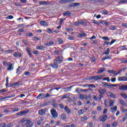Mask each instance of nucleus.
<instances>
[{"label": "nucleus", "mask_w": 127, "mask_h": 127, "mask_svg": "<svg viewBox=\"0 0 127 127\" xmlns=\"http://www.w3.org/2000/svg\"><path fill=\"white\" fill-rule=\"evenodd\" d=\"M34 125V123L31 120H28L26 121V124L22 125V127H32Z\"/></svg>", "instance_id": "obj_1"}, {"label": "nucleus", "mask_w": 127, "mask_h": 127, "mask_svg": "<svg viewBox=\"0 0 127 127\" xmlns=\"http://www.w3.org/2000/svg\"><path fill=\"white\" fill-rule=\"evenodd\" d=\"M104 77V75H100V76H91L90 78H89V81H97V80H101V79H103Z\"/></svg>", "instance_id": "obj_2"}, {"label": "nucleus", "mask_w": 127, "mask_h": 127, "mask_svg": "<svg viewBox=\"0 0 127 127\" xmlns=\"http://www.w3.org/2000/svg\"><path fill=\"white\" fill-rule=\"evenodd\" d=\"M51 115H52L53 119H57V118H58V113H57L56 110L54 109L51 110Z\"/></svg>", "instance_id": "obj_3"}, {"label": "nucleus", "mask_w": 127, "mask_h": 127, "mask_svg": "<svg viewBox=\"0 0 127 127\" xmlns=\"http://www.w3.org/2000/svg\"><path fill=\"white\" fill-rule=\"evenodd\" d=\"M46 111H47L46 108L44 109H40L38 111V114L40 116H45V115L46 114Z\"/></svg>", "instance_id": "obj_4"}, {"label": "nucleus", "mask_w": 127, "mask_h": 127, "mask_svg": "<svg viewBox=\"0 0 127 127\" xmlns=\"http://www.w3.org/2000/svg\"><path fill=\"white\" fill-rule=\"evenodd\" d=\"M107 119H108V116L106 115V116H101L98 120L100 121V122H103V123L105 122V121H107Z\"/></svg>", "instance_id": "obj_5"}, {"label": "nucleus", "mask_w": 127, "mask_h": 127, "mask_svg": "<svg viewBox=\"0 0 127 127\" xmlns=\"http://www.w3.org/2000/svg\"><path fill=\"white\" fill-rule=\"evenodd\" d=\"M13 97H15V95H11L8 96H5L4 97H0V100L2 101L3 100H6V99H10L11 98H13Z\"/></svg>", "instance_id": "obj_6"}, {"label": "nucleus", "mask_w": 127, "mask_h": 127, "mask_svg": "<svg viewBox=\"0 0 127 127\" xmlns=\"http://www.w3.org/2000/svg\"><path fill=\"white\" fill-rule=\"evenodd\" d=\"M7 70H8V71H12V70H13V66H12V64H11L10 62L7 64Z\"/></svg>", "instance_id": "obj_7"}, {"label": "nucleus", "mask_w": 127, "mask_h": 127, "mask_svg": "<svg viewBox=\"0 0 127 127\" xmlns=\"http://www.w3.org/2000/svg\"><path fill=\"white\" fill-rule=\"evenodd\" d=\"M98 91H99V94H100V95H105V94H106V91H107V89H106V88H104V89H98Z\"/></svg>", "instance_id": "obj_8"}, {"label": "nucleus", "mask_w": 127, "mask_h": 127, "mask_svg": "<svg viewBox=\"0 0 127 127\" xmlns=\"http://www.w3.org/2000/svg\"><path fill=\"white\" fill-rule=\"evenodd\" d=\"M41 96H42V99H49L50 97V94L49 93H47L46 95L43 93H41Z\"/></svg>", "instance_id": "obj_9"}, {"label": "nucleus", "mask_w": 127, "mask_h": 127, "mask_svg": "<svg viewBox=\"0 0 127 127\" xmlns=\"http://www.w3.org/2000/svg\"><path fill=\"white\" fill-rule=\"evenodd\" d=\"M28 113V111L27 110H24L21 112H18L16 116H22V115H24V114H27Z\"/></svg>", "instance_id": "obj_10"}, {"label": "nucleus", "mask_w": 127, "mask_h": 127, "mask_svg": "<svg viewBox=\"0 0 127 127\" xmlns=\"http://www.w3.org/2000/svg\"><path fill=\"white\" fill-rule=\"evenodd\" d=\"M56 61L58 64H61V63L63 62V60H62V59H61L60 56H58L57 57V58L56 59Z\"/></svg>", "instance_id": "obj_11"}, {"label": "nucleus", "mask_w": 127, "mask_h": 127, "mask_svg": "<svg viewBox=\"0 0 127 127\" xmlns=\"http://www.w3.org/2000/svg\"><path fill=\"white\" fill-rule=\"evenodd\" d=\"M118 81H123L124 82L127 81V76H122L118 78Z\"/></svg>", "instance_id": "obj_12"}, {"label": "nucleus", "mask_w": 127, "mask_h": 127, "mask_svg": "<svg viewBox=\"0 0 127 127\" xmlns=\"http://www.w3.org/2000/svg\"><path fill=\"white\" fill-rule=\"evenodd\" d=\"M40 5H48L49 4V2L46 1H40L39 2Z\"/></svg>", "instance_id": "obj_13"}, {"label": "nucleus", "mask_w": 127, "mask_h": 127, "mask_svg": "<svg viewBox=\"0 0 127 127\" xmlns=\"http://www.w3.org/2000/svg\"><path fill=\"white\" fill-rule=\"evenodd\" d=\"M108 103H109V107L112 108L114 107V104H115V100H108Z\"/></svg>", "instance_id": "obj_14"}, {"label": "nucleus", "mask_w": 127, "mask_h": 127, "mask_svg": "<svg viewBox=\"0 0 127 127\" xmlns=\"http://www.w3.org/2000/svg\"><path fill=\"white\" fill-rule=\"evenodd\" d=\"M119 90H127V85H123L119 86Z\"/></svg>", "instance_id": "obj_15"}, {"label": "nucleus", "mask_w": 127, "mask_h": 127, "mask_svg": "<svg viewBox=\"0 0 127 127\" xmlns=\"http://www.w3.org/2000/svg\"><path fill=\"white\" fill-rule=\"evenodd\" d=\"M51 66L55 69H57V68H58V64L57 62H55L53 64H51Z\"/></svg>", "instance_id": "obj_16"}, {"label": "nucleus", "mask_w": 127, "mask_h": 127, "mask_svg": "<svg viewBox=\"0 0 127 127\" xmlns=\"http://www.w3.org/2000/svg\"><path fill=\"white\" fill-rule=\"evenodd\" d=\"M9 110H11V108H9L8 109H5L3 112L4 113H8V115H11V114H12V112L9 111Z\"/></svg>", "instance_id": "obj_17"}, {"label": "nucleus", "mask_w": 127, "mask_h": 127, "mask_svg": "<svg viewBox=\"0 0 127 127\" xmlns=\"http://www.w3.org/2000/svg\"><path fill=\"white\" fill-rule=\"evenodd\" d=\"M64 111L67 113V114H71V110H70L67 106H65Z\"/></svg>", "instance_id": "obj_18"}, {"label": "nucleus", "mask_w": 127, "mask_h": 127, "mask_svg": "<svg viewBox=\"0 0 127 127\" xmlns=\"http://www.w3.org/2000/svg\"><path fill=\"white\" fill-rule=\"evenodd\" d=\"M53 44H54V42L52 41H50L48 43H46L45 45L46 46H51Z\"/></svg>", "instance_id": "obj_19"}, {"label": "nucleus", "mask_w": 127, "mask_h": 127, "mask_svg": "<svg viewBox=\"0 0 127 127\" xmlns=\"http://www.w3.org/2000/svg\"><path fill=\"white\" fill-rule=\"evenodd\" d=\"M71 89H72V86H70L69 87H65L64 88V92H70Z\"/></svg>", "instance_id": "obj_20"}, {"label": "nucleus", "mask_w": 127, "mask_h": 127, "mask_svg": "<svg viewBox=\"0 0 127 127\" xmlns=\"http://www.w3.org/2000/svg\"><path fill=\"white\" fill-rule=\"evenodd\" d=\"M107 72L108 73H110V74H113L114 75H115L116 73H117V71L115 70H108Z\"/></svg>", "instance_id": "obj_21"}, {"label": "nucleus", "mask_w": 127, "mask_h": 127, "mask_svg": "<svg viewBox=\"0 0 127 127\" xmlns=\"http://www.w3.org/2000/svg\"><path fill=\"white\" fill-rule=\"evenodd\" d=\"M40 24H41V25H44L45 26H47L48 24H47V22H46V21H41L40 22Z\"/></svg>", "instance_id": "obj_22"}, {"label": "nucleus", "mask_w": 127, "mask_h": 127, "mask_svg": "<svg viewBox=\"0 0 127 127\" xmlns=\"http://www.w3.org/2000/svg\"><path fill=\"white\" fill-rule=\"evenodd\" d=\"M119 102L120 104H121V105H122V106H125V105H126V102H125V101L122 99H119Z\"/></svg>", "instance_id": "obj_23"}, {"label": "nucleus", "mask_w": 127, "mask_h": 127, "mask_svg": "<svg viewBox=\"0 0 127 127\" xmlns=\"http://www.w3.org/2000/svg\"><path fill=\"white\" fill-rule=\"evenodd\" d=\"M57 40L59 44H63L64 43V41L61 38H58Z\"/></svg>", "instance_id": "obj_24"}, {"label": "nucleus", "mask_w": 127, "mask_h": 127, "mask_svg": "<svg viewBox=\"0 0 127 127\" xmlns=\"http://www.w3.org/2000/svg\"><path fill=\"white\" fill-rule=\"evenodd\" d=\"M84 113V111L83 109H80L78 112V114L79 116H82V115H83Z\"/></svg>", "instance_id": "obj_25"}, {"label": "nucleus", "mask_w": 127, "mask_h": 127, "mask_svg": "<svg viewBox=\"0 0 127 127\" xmlns=\"http://www.w3.org/2000/svg\"><path fill=\"white\" fill-rule=\"evenodd\" d=\"M120 95H121V97H123V98H124V99L127 100V94H126L125 93H122Z\"/></svg>", "instance_id": "obj_26"}, {"label": "nucleus", "mask_w": 127, "mask_h": 127, "mask_svg": "<svg viewBox=\"0 0 127 127\" xmlns=\"http://www.w3.org/2000/svg\"><path fill=\"white\" fill-rule=\"evenodd\" d=\"M106 70V68H100L98 71V74H100V73H103L104 71Z\"/></svg>", "instance_id": "obj_27"}, {"label": "nucleus", "mask_w": 127, "mask_h": 127, "mask_svg": "<svg viewBox=\"0 0 127 127\" xmlns=\"http://www.w3.org/2000/svg\"><path fill=\"white\" fill-rule=\"evenodd\" d=\"M36 49L39 50H44V46H38L36 47Z\"/></svg>", "instance_id": "obj_28"}, {"label": "nucleus", "mask_w": 127, "mask_h": 127, "mask_svg": "<svg viewBox=\"0 0 127 127\" xmlns=\"http://www.w3.org/2000/svg\"><path fill=\"white\" fill-rule=\"evenodd\" d=\"M126 2H127V0H121L119 1L118 3L119 4H123V3H126Z\"/></svg>", "instance_id": "obj_29"}, {"label": "nucleus", "mask_w": 127, "mask_h": 127, "mask_svg": "<svg viewBox=\"0 0 127 127\" xmlns=\"http://www.w3.org/2000/svg\"><path fill=\"white\" fill-rule=\"evenodd\" d=\"M91 23H94V24L100 25V23L98 21H96L95 20H91Z\"/></svg>", "instance_id": "obj_30"}, {"label": "nucleus", "mask_w": 127, "mask_h": 127, "mask_svg": "<svg viewBox=\"0 0 127 127\" xmlns=\"http://www.w3.org/2000/svg\"><path fill=\"white\" fill-rule=\"evenodd\" d=\"M109 94L111 98H112L113 99H115V98H116V96L115 95V94H114V93L112 92H109Z\"/></svg>", "instance_id": "obj_31"}, {"label": "nucleus", "mask_w": 127, "mask_h": 127, "mask_svg": "<svg viewBox=\"0 0 127 127\" xmlns=\"http://www.w3.org/2000/svg\"><path fill=\"white\" fill-rule=\"evenodd\" d=\"M110 54V48H107L105 51V52L103 54H105L106 55H108Z\"/></svg>", "instance_id": "obj_32"}, {"label": "nucleus", "mask_w": 127, "mask_h": 127, "mask_svg": "<svg viewBox=\"0 0 127 127\" xmlns=\"http://www.w3.org/2000/svg\"><path fill=\"white\" fill-rule=\"evenodd\" d=\"M24 74L26 76H30L31 75V73L29 71H25L24 72Z\"/></svg>", "instance_id": "obj_33"}, {"label": "nucleus", "mask_w": 127, "mask_h": 127, "mask_svg": "<svg viewBox=\"0 0 127 127\" xmlns=\"http://www.w3.org/2000/svg\"><path fill=\"white\" fill-rule=\"evenodd\" d=\"M47 32H48V33H53V30L50 28H48L47 29Z\"/></svg>", "instance_id": "obj_34"}, {"label": "nucleus", "mask_w": 127, "mask_h": 127, "mask_svg": "<svg viewBox=\"0 0 127 127\" xmlns=\"http://www.w3.org/2000/svg\"><path fill=\"white\" fill-rule=\"evenodd\" d=\"M70 14H71V12H69V11H67L65 13H63V15H64V16H66V15H70Z\"/></svg>", "instance_id": "obj_35"}, {"label": "nucleus", "mask_w": 127, "mask_h": 127, "mask_svg": "<svg viewBox=\"0 0 127 127\" xmlns=\"http://www.w3.org/2000/svg\"><path fill=\"white\" fill-rule=\"evenodd\" d=\"M79 23L81 24V25H84V26H86L87 25V23L83 22V21L79 20Z\"/></svg>", "instance_id": "obj_36"}, {"label": "nucleus", "mask_w": 127, "mask_h": 127, "mask_svg": "<svg viewBox=\"0 0 127 127\" xmlns=\"http://www.w3.org/2000/svg\"><path fill=\"white\" fill-rule=\"evenodd\" d=\"M61 89V87H56V88H51V89H50V92H52V91H53V90H57V91H58V90Z\"/></svg>", "instance_id": "obj_37"}, {"label": "nucleus", "mask_w": 127, "mask_h": 127, "mask_svg": "<svg viewBox=\"0 0 127 127\" xmlns=\"http://www.w3.org/2000/svg\"><path fill=\"white\" fill-rule=\"evenodd\" d=\"M53 107H54V108H58L59 105L56 103H54L52 104Z\"/></svg>", "instance_id": "obj_38"}, {"label": "nucleus", "mask_w": 127, "mask_h": 127, "mask_svg": "<svg viewBox=\"0 0 127 127\" xmlns=\"http://www.w3.org/2000/svg\"><path fill=\"white\" fill-rule=\"evenodd\" d=\"M12 113H14V112H18V111H19V109L18 108H14L13 109H12Z\"/></svg>", "instance_id": "obj_39"}, {"label": "nucleus", "mask_w": 127, "mask_h": 127, "mask_svg": "<svg viewBox=\"0 0 127 127\" xmlns=\"http://www.w3.org/2000/svg\"><path fill=\"white\" fill-rule=\"evenodd\" d=\"M111 110H112V111H113V112H117V106H115L113 108L111 107Z\"/></svg>", "instance_id": "obj_40"}, {"label": "nucleus", "mask_w": 127, "mask_h": 127, "mask_svg": "<svg viewBox=\"0 0 127 127\" xmlns=\"http://www.w3.org/2000/svg\"><path fill=\"white\" fill-rule=\"evenodd\" d=\"M28 120L26 119V118H23L21 120V124H23L24 123H26V121H27Z\"/></svg>", "instance_id": "obj_41"}, {"label": "nucleus", "mask_w": 127, "mask_h": 127, "mask_svg": "<svg viewBox=\"0 0 127 127\" xmlns=\"http://www.w3.org/2000/svg\"><path fill=\"white\" fill-rule=\"evenodd\" d=\"M74 24H75L76 26H79V25H80V20H78V21L75 22H74Z\"/></svg>", "instance_id": "obj_42"}, {"label": "nucleus", "mask_w": 127, "mask_h": 127, "mask_svg": "<svg viewBox=\"0 0 127 127\" xmlns=\"http://www.w3.org/2000/svg\"><path fill=\"white\" fill-rule=\"evenodd\" d=\"M79 97L80 99H82L83 100V99H85V96L83 94H79Z\"/></svg>", "instance_id": "obj_43"}, {"label": "nucleus", "mask_w": 127, "mask_h": 127, "mask_svg": "<svg viewBox=\"0 0 127 127\" xmlns=\"http://www.w3.org/2000/svg\"><path fill=\"white\" fill-rule=\"evenodd\" d=\"M6 19H12L13 18V16L12 15H9L6 17Z\"/></svg>", "instance_id": "obj_44"}, {"label": "nucleus", "mask_w": 127, "mask_h": 127, "mask_svg": "<svg viewBox=\"0 0 127 127\" xmlns=\"http://www.w3.org/2000/svg\"><path fill=\"white\" fill-rule=\"evenodd\" d=\"M79 36L83 37V36H87V35L85 33H82L81 34H79Z\"/></svg>", "instance_id": "obj_45"}, {"label": "nucleus", "mask_w": 127, "mask_h": 127, "mask_svg": "<svg viewBox=\"0 0 127 127\" xmlns=\"http://www.w3.org/2000/svg\"><path fill=\"white\" fill-rule=\"evenodd\" d=\"M107 80V82H110V77H105L103 79V81H106Z\"/></svg>", "instance_id": "obj_46"}, {"label": "nucleus", "mask_w": 127, "mask_h": 127, "mask_svg": "<svg viewBox=\"0 0 127 127\" xmlns=\"http://www.w3.org/2000/svg\"><path fill=\"white\" fill-rule=\"evenodd\" d=\"M64 20H65V18H61L60 20V23L61 24V25L62 24V22H64Z\"/></svg>", "instance_id": "obj_47"}, {"label": "nucleus", "mask_w": 127, "mask_h": 127, "mask_svg": "<svg viewBox=\"0 0 127 127\" xmlns=\"http://www.w3.org/2000/svg\"><path fill=\"white\" fill-rule=\"evenodd\" d=\"M6 87H7L8 86V77H7L6 78V84H5Z\"/></svg>", "instance_id": "obj_48"}, {"label": "nucleus", "mask_w": 127, "mask_h": 127, "mask_svg": "<svg viewBox=\"0 0 127 127\" xmlns=\"http://www.w3.org/2000/svg\"><path fill=\"white\" fill-rule=\"evenodd\" d=\"M22 42H23V43H24V44H25L26 46H27V45H28V44H26L27 41L26 40H22Z\"/></svg>", "instance_id": "obj_49"}, {"label": "nucleus", "mask_w": 127, "mask_h": 127, "mask_svg": "<svg viewBox=\"0 0 127 127\" xmlns=\"http://www.w3.org/2000/svg\"><path fill=\"white\" fill-rule=\"evenodd\" d=\"M122 50H127V46H122L121 47Z\"/></svg>", "instance_id": "obj_50"}, {"label": "nucleus", "mask_w": 127, "mask_h": 127, "mask_svg": "<svg viewBox=\"0 0 127 127\" xmlns=\"http://www.w3.org/2000/svg\"><path fill=\"white\" fill-rule=\"evenodd\" d=\"M5 52H6V53H12V52H13V51L11 50H8L5 51Z\"/></svg>", "instance_id": "obj_51"}, {"label": "nucleus", "mask_w": 127, "mask_h": 127, "mask_svg": "<svg viewBox=\"0 0 127 127\" xmlns=\"http://www.w3.org/2000/svg\"><path fill=\"white\" fill-rule=\"evenodd\" d=\"M102 39H104V40H110L111 38H109L108 37H103Z\"/></svg>", "instance_id": "obj_52"}, {"label": "nucleus", "mask_w": 127, "mask_h": 127, "mask_svg": "<svg viewBox=\"0 0 127 127\" xmlns=\"http://www.w3.org/2000/svg\"><path fill=\"white\" fill-rule=\"evenodd\" d=\"M102 84H103V85L104 87H108L109 84H108V83H106L105 82H102Z\"/></svg>", "instance_id": "obj_53"}, {"label": "nucleus", "mask_w": 127, "mask_h": 127, "mask_svg": "<svg viewBox=\"0 0 127 127\" xmlns=\"http://www.w3.org/2000/svg\"><path fill=\"white\" fill-rule=\"evenodd\" d=\"M118 126V123L117 122H114L112 124V127H117Z\"/></svg>", "instance_id": "obj_54"}, {"label": "nucleus", "mask_w": 127, "mask_h": 127, "mask_svg": "<svg viewBox=\"0 0 127 127\" xmlns=\"http://www.w3.org/2000/svg\"><path fill=\"white\" fill-rule=\"evenodd\" d=\"M109 29H110V30H115V29H117V28L116 27L111 26L109 28Z\"/></svg>", "instance_id": "obj_55"}, {"label": "nucleus", "mask_w": 127, "mask_h": 127, "mask_svg": "<svg viewBox=\"0 0 127 127\" xmlns=\"http://www.w3.org/2000/svg\"><path fill=\"white\" fill-rule=\"evenodd\" d=\"M91 87H92V88H96V86L94 84H88V88H91Z\"/></svg>", "instance_id": "obj_56"}, {"label": "nucleus", "mask_w": 127, "mask_h": 127, "mask_svg": "<svg viewBox=\"0 0 127 127\" xmlns=\"http://www.w3.org/2000/svg\"><path fill=\"white\" fill-rule=\"evenodd\" d=\"M108 113V110L107 109H105L103 111V115H107V114Z\"/></svg>", "instance_id": "obj_57"}, {"label": "nucleus", "mask_w": 127, "mask_h": 127, "mask_svg": "<svg viewBox=\"0 0 127 127\" xmlns=\"http://www.w3.org/2000/svg\"><path fill=\"white\" fill-rule=\"evenodd\" d=\"M6 124L5 123H2L1 125H0V127H6Z\"/></svg>", "instance_id": "obj_58"}, {"label": "nucleus", "mask_w": 127, "mask_h": 127, "mask_svg": "<svg viewBox=\"0 0 127 127\" xmlns=\"http://www.w3.org/2000/svg\"><path fill=\"white\" fill-rule=\"evenodd\" d=\"M81 121H86V120H87V117L86 116L82 117L81 118Z\"/></svg>", "instance_id": "obj_59"}, {"label": "nucleus", "mask_w": 127, "mask_h": 127, "mask_svg": "<svg viewBox=\"0 0 127 127\" xmlns=\"http://www.w3.org/2000/svg\"><path fill=\"white\" fill-rule=\"evenodd\" d=\"M59 52H60V51L56 50L54 51V53H55V54H56V55H58V54H59Z\"/></svg>", "instance_id": "obj_60"}, {"label": "nucleus", "mask_w": 127, "mask_h": 127, "mask_svg": "<svg viewBox=\"0 0 127 127\" xmlns=\"http://www.w3.org/2000/svg\"><path fill=\"white\" fill-rule=\"evenodd\" d=\"M41 93H40V94H39L37 97V99H42V97L41 96Z\"/></svg>", "instance_id": "obj_61"}, {"label": "nucleus", "mask_w": 127, "mask_h": 127, "mask_svg": "<svg viewBox=\"0 0 127 127\" xmlns=\"http://www.w3.org/2000/svg\"><path fill=\"white\" fill-rule=\"evenodd\" d=\"M126 120H127V114L123 118V122H126Z\"/></svg>", "instance_id": "obj_62"}, {"label": "nucleus", "mask_w": 127, "mask_h": 127, "mask_svg": "<svg viewBox=\"0 0 127 127\" xmlns=\"http://www.w3.org/2000/svg\"><path fill=\"white\" fill-rule=\"evenodd\" d=\"M13 127V124L12 123H9L7 125V127Z\"/></svg>", "instance_id": "obj_63"}, {"label": "nucleus", "mask_w": 127, "mask_h": 127, "mask_svg": "<svg viewBox=\"0 0 127 127\" xmlns=\"http://www.w3.org/2000/svg\"><path fill=\"white\" fill-rule=\"evenodd\" d=\"M62 119H63V120L66 119V115L65 114H63L62 115Z\"/></svg>", "instance_id": "obj_64"}]
</instances>
